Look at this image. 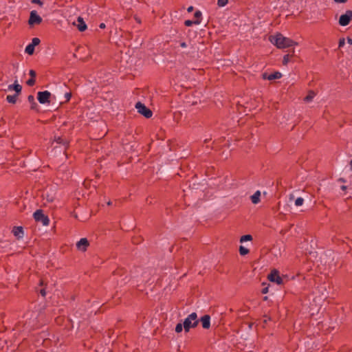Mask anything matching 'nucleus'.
<instances>
[{
	"label": "nucleus",
	"mask_w": 352,
	"mask_h": 352,
	"mask_svg": "<svg viewBox=\"0 0 352 352\" xmlns=\"http://www.w3.org/2000/svg\"><path fill=\"white\" fill-rule=\"evenodd\" d=\"M199 322V320L197 317V314L195 312H192L186 318L183 322L184 329L186 333L189 332L191 328H195L197 327Z\"/></svg>",
	"instance_id": "f257e3e1"
},
{
	"label": "nucleus",
	"mask_w": 352,
	"mask_h": 352,
	"mask_svg": "<svg viewBox=\"0 0 352 352\" xmlns=\"http://www.w3.org/2000/svg\"><path fill=\"white\" fill-rule=\"evenodd\" d=\"M33 217L36 222H40L43 226H47L50 224V219L44 214L42 209H38L33 213Z\"/></svg>",
	"instance_id": "f03ea898"
},
{
	"label": "nucleus",
	"mask_w": 352,
	"mask_h": 352,
	"mask_svg": "<svg viewBox=\"0 0 352 352\" xmlns=\"http://www.w3.org/2000/svg\"><path fill=\"white\" fill-rule=\"evenodd\" d=\"M135 108L137 109L138 112L146 118H150L153 116L152 111L141 102H138L135 104Z\"/></svg>",
	"instance_id": "7ed1b4c3"
},
{
	"label": "nucleus",
	"mask_w": 352,
	"mask_h": 352,
	"mask_svg": "<svg viewBox=\"0 0 352 352\" xmlns=\"http://www.w3.org/2000/svg\"><path fill=\"white\" fill-rule=\"evenodd\" d=\"M43 21L41 16L37 13L36 10H32L30 13L28 25L33 27L35 25H40Z\"/></svg>",
	"instance_id": "20e7f679"
},
{
	"label": "nucleus",
	"mask_w": 352,
	"mask_h": 352,
	"mask_svg": "<svg viewBox=\"0 0 352 352\" xmlns=\"http://www.w3.org/2000/svg\"><path fill=\"white\" fill-rule=\"evenodd\" d=\"M267 279L272 283H275L278 285L283 284V280L280 276L278 270L274 269L267 276Z\"/></svg>",
	"instance_id": "39448f33"
},
{
	"label": "nucleus",
	"mask_w": 352,
	"mask_h": 352,
	"mask_svg": "<svg viewBox=\"0 0 352 352\" xmlns=\"http://www.w3.org/2000/svg\"><path fill=\"white\" fill-rule=\"evenodd\" d=\"M52 94L48 91H38L37 93V100L40 104H50Z\"/></svg>",
	"instance_id": "423d86ee"
},
{
	"label": "nucleus",
	"mask_w": 352,
	"mask_h": 352,
	"mask_svg": "<svg viewBox=\"0 0 352 352\" xmlns=\"http://www.w3.org/2000/svg\"><path fill=\"white\" fill-rule=\"evenodd\" d=\"M352 20V10H348L346 12L342 14L338 21V23L341 26L348 25Z\"/></svg>",
	"instance_id": "0eeeda50"
},
{
	"label": "nucleus",
	"mask_w": 352,
	"mask_h": 352,
	"mask_svg": "<svg viewBox=\"0 0 352 352\" xmlns=\"http://www.w3.org/2000/svg\"><path fill=\"white\" fill-rule=\"evenodd\" d=\"M54 142H56L58 144L63 145L65 148V153L69 147V141L65 137L54 135Z\"/></svg>",
	"instance_id": "6e6552de"
},
{
	"label": "nucleus",
	"mask_w": 352,
	"mask_h": 352,
	"mask_svg": "<svg viewBox=\"0 0 352 352\" xmlns=\"http://www.w3.org/2000/svg\"><path fill=\"white\" fill-rule=\"evenodd\" d=\"M89 246V242L87 238H82L76 243V248L78 250L85 252Z\"/></svg>",
	"instance_id": "1a4fd4ad"
},
{
	"label": "nucleus",
	"mask_w": 352,
	"mask_h": 352,
	"mask_svg": "<svg viewBox=\"0 0 352 352\" xmlns=\"http://www.w3.org/2000/svg\"><path fill=\"white\" fill-rule=\"evenodd\" d=\"M282 74L280 72H274L268 74L267 72H264L262 74V78L264 80H274L276 79H279L282 77Z\"/></svg>",
	"instance_id": "9d476101"
},
{
	"label": "nucleus",
	"mask_w": 352,
	"mask_h": 352,
	"mask_svg": "<svg viewBox=\"0 0 352 352\" xmlns=\"http://www.w3.org/2000/svg\"><path fill=\"white\" fill-rule=\"evenodd\" d=\"M271 37L270 41L280 49L281 45H283L282 38H284V36L280 33H277L276 35L272 36Z\"/></svg>",
	"instance_id": "9b49d317"
},
{
	"label": "nucleus",
	"mask_w": 352,
	"mask_h": 352,
	"mask_svg": "<svg viewBox=\"0 0 352 352\" xmlns=\"http://www.w3.org/2000/svg\"><path fill=\"white\" fill-rule=\"evenodd\" d=\"M199 322L201 323V326L204 329H209L210 327V316L208 314H206L201 317Z\"/></svg>",
	"instance_id": "f8f14e48"
},
{
	"label": "nucleus",
	"mask_w": 352,
	"mask_h": 352,
	"mask_svg": "<svg viewBox=\"0 0 352 352\" xmlns=\"http://www.w3.org/2000/svg\"><path fill=\"white\" fill-rule=\"evenodd\" d=\"M282 41H283V45H281L280 49L290 47H292L294 45H298L297 42H296L294 40H292V39H291L289 38H287V37H285L284 36V38H282Z\"/></svg>",
	"instance_id": "ddd939ff"
},
{
	"label": "nucleus",
	"mask_w": 352,
	"mask_h": 352,
	"mask_svg": "<svg viewBox=\"0 0 352 352\" xmlns=\"http://www.w3.org/2000/svg\"><path fill=\"white\" fill-rule=\"evenodd\" d=\"M12 232L17 239H20L23 237L24 230L22 226H14Z\"/></svg>",
	"instance_id": "4468645a"
},
{
	"label": "nucleus",
	"mask_w": 352,
	"mask_h": 352,
	"mask_svg": "<svg viewBox=\"0 0 352 352\" xmlns=\"http://www.w3.org/2000/svg\"><path fill=\"white\" fill-rule=\"evenodd\" d=\"M8 89L9 91H14L16 94H21L22 91V86L17 82V80H15L13 84L8 85Z\"/></svg>",
	"instance_id": "2eb2a0df"
},
{
	"label": "nucleus",
	"mask_w": 352,
	"mask_h": 352,
	"mask_svg": "<svg viewBox=\"0 0 352 352\" xmlns=\"http://www.w3.org/2000/svg\"><path fill=\"white\" fill-rule=\"evenodd\" d=\"M28 101L30 104V109L34 110L36 112H39V108L37 103L35 101L34 97L33 95H29L28 96Z\"/></svg>",
	"instance_id": "dca6fc26"
},
{
	"label": "nucleus",
	"mask_w": 352,
	"mask_h": 352,
	"mask_svg": "<svg viewBox=\"0 0 352 352\" xmlns=\"http://www.w3.org/2000/svg\"><path fill=\"white\" fill-rule=\"evenodd\" d=\"M77 23H77L76 26H77V29L78 30L79 32H82L87 30V24L81 16L78 17Z\"/></svg>",
	"instance_id": "f3484780"
},
{
	"label": "nucleus",
	"mask_w": 352,
	"mask_h": 352,
	"mask_svg": "<svg viewBox=\"0 0 352 352\" xmlns=\"http://www.w3.org/2000/svg\"><path fill=\"white\" fill-rule=\"evenodd\" d=\"M250 199L252 204H257L261 201V192L256 190L251 197Z\"/></svg>",
	"instance_id": "a211bd4d"
},
{
	"label": "nucleus",
	"mask_w": 352,
	"mask_h": 352,
	"mask_svg": "<svg viewBox=\"0 0 352 352\" xmlns=\"http://www.w3.org/2000/svg\"><path fill=\"white\" fill-rule=\"evenodd\" d=\"M19 95L20 94H16V93H14L13 95H8L6 96V101L10 104H15Z\"/></svg>",
	"instance_id": "6ab92c4d"
},
{
	"label": "nucleus",
	"mask_w": 352,
	"mask_h": 352,
	"mask_svg": "<svg viewBox=\"0 0 352 352\" xmlns=\"http://www.w3.org/2000/svg\"><path fill=\"white\" fill-rule=\"evenodd\" d=\"M315 96L316 93L313 90H309L308 94L304 98V101L305 102H309L313 100Z\"/></svg>",
	"instance_id": "aec40b11"
},
{
	"label": "nucleus",
	"mask_w": 352,
	"mask_h": 352,
	"mask_svg": "<svg viewBox=\"0 0 352 352\" xmlns=\"http://www.w3.org/2000/svg\"><path fill=\"white\" fill-rule=\"evenodd\" d=\"M35 47L33 44L29 43L25 49V52L28 55H32L34 53Z\"/></svg>",
	"instance_id": "412c9836"
},
{
	"label": "nucleus",
	"mask_w": 352,
	"mask_h": 352,
	"mask_svg": "<svg viewBox=\"0 0 352 352\" xmlns=\"http://www.w3.org/2000/svg\"><path fill=\"white\" fill-rule=\"evenodd\" d=\"M292 54L288 53V54H287L284 55V56H283V65H287V63H289V58H290L291 56H293V54H294V49L292 50Z\"/></svg>",
	"instance_id": "4be33fe9"
},
{
	"label": "nucleus",
	"mask_w": 352,
	"mask_h": 352,
	"mask_svg": "<svg viewBox=\"0 0 352 352\" xmlns=\"http://www.w3.org/2000/svg\"><path fill=\"white\" fill-rule=\"evenodd\" d=\"M239 252L241 256H245L248 254H249L250 250L247 248L243 245H240L239 248Z\"/></svg>",
	"instance_id": "5701e85b"
},
{
	"label": "nucleus",
	"mask_w": 352,
	"mask_h": 352,
	"mask_svg": "<svg viewBox=\"0 0 352 352\" xmlns=\"http://www.w3.org/2000/svg\"><path fill=\"white\" fill-rule=\"evenodd\" d=\"M252 236L251 234H245L241 236L240 238V242L243 243L252 240Z\"/></svg>",
	"instance_id": "b1692460"
},
{
	"label": "nucleus",
	"mask_w": 352,
	"mask_h": 352,
	"mask_svg": "<svg viewBox=\"0 0 352 352\" xmlns=\"http://www.w3.org/2000/svg\"><path fill=\"white\" fill-rule=\"evenodd\" d=\"M194 17L195 20H198L199 24L201 23V19H202V13L200 10H196L194 13Z\"/></svg>",
	"instance_id": "393cba45"
},
{
	"label": "nucleus",
	"mask_w": 352,
	"mask_h": 352,
	"mask_svg": "<svg viewBox=\"0 0 352 352\" xmlns=\"http://www.w3.org/2000/svg\"><path fill=\"white\" fill-rule=\"evenodd\" d=\"M184 25L186 27H190L192 25H199V21H198V20L192 21V20L188 19L184 21Z\"/></svg>",
	"instance_id": "a878e982"
},
{
	"label": "nucleus",
	"mask_w": 352,
	"mask_h": 352,
	"mask_svg": "<svg viewBox=\"0 0 352 352\" xmlns=\"http://www.w3.org/2000/svg\"><path fill=\"white\" fill-rule=\"evenodd\" d=\"M262 286H263V288L261 289V293L263 294H267L269 291L270 284H267L266 283H263Z\"/></svg>",
	"instance_id": "bb28decb"
},
{
	"label": "nucleus",
	"mask_w": 352,
	"mask_h": 352,
	"mask_svg": "<svg viewBox=\"0 0 352 352\" xmlns=\"http://www.w3.org/2000/svg\"><path fill=\"white\" fill-rule=\"evenodd\" d=\"M183 329H184L183 323L179 322L176 324L175 330L176 333H179L182 331Z\"/></svg>",
	"instance_id": "cd10ccee"
},
{
	"label": "nucleus",
	"mask_w": 352,
	"mask_h": 352,
	"mask_svg": "<svg viewBox=\"0 0 352 352\" xmlns=\"http://www.w3.org/2000/svg\"><path fill=\"white\" fill-rule=\"evenodd\" d=\"M72 96V94L71 91L66 92L65 94V100L64 102H61L60 104L68 102L70 100Z\"/></svg>",
	"instance_id": "c85d7f7f"
},
{
	"label": "nucleus",
	"mask_w": 352,
	"mask_h": 352,
	"mask_svg": "<svg viewBox=\"0 0 352 352\" xmlns=\"http://www.w3.org/2000/svg\"><path fill=\"white\" fill-rule=\"evenodd\" d=\"M304 203V199L302 197H298L295 200V205L296 206H301Z\"/></svg>",
	"instance_id": "c756f323"
},
{
	"label": "nucleus",
	"mask_w": 352,
	"mask_h": 352,
	"mask_svg": "<svg viewBox=\"0 0 352 352\" xmlns=\"http://www.w3.org/2000/svg\"><path fill=\"white\" fill-rule=\"evenodd\" d=\"M36 83V78H30L27 81L26 84L29 87H32Z\"/></svg>",
	"instance_id": "7c9ffc66"
},
{
	"label": "nucleus",
	"mask_w": 352,
	"mask_h": 352,
	"mask_svg": "<svg viewBox=\"0 0 352 352\" xmlns=\"http://www.w3.org/2000/svg\"><path fill=\"white\" fill-rule=\"evenodd\" d=\"M175 43L178 44V46L182 48L187 47L188 45L186 42L182 41H175Z\"/></svg>",
	"instance_id": "2f4dec72"
},
{
	"label": "nucleus",
	"mask_w": 352,
	"mask_h": 352,
	"mask_svg": "<svg viewBox=\"0 0 352 352\" xmlns=\"http://www.w3.org/2000/svg\"><path fill=\"white\" fill-rule=\"evenodd\" d=\"M228 3V0H217V6L219 7H224Z\"/></svg>",
	"instance_id": "473e14b6"
},
{
	"label": "nucleus",
	"mask_w": 352,
	"mask_h": 352,
	"mask_svg": "<svg viewBox=\"0 0 352 352\" xmlns=\"http://www.w3.org/2000/svg\"><path fill=\"white\" fill-rule=\"evenodd\" d=\"M41 43V40L37 38V37H34L32 39V42L30 43L31 44H33V45L34 47L38 45Z\"/></svg>",
	"instance_id": "72a5a7b5"
},
{
	"label": "nucleus",
	"mask_w": 352,
	"mask_h": 352,
	"mask_svg": "<svg viewBox=\"0 0 352 352\" xmlns=\"http://www.w3.org/2000/svg\"><path fill=\"white\" fill-rule=\"evenodd\" d=\"M345 44V38H340L339 39V42H338V47L339 48H341Z\"/></svg>",
	"instance_id": "f704fd0d"
},
{
	"label": "nucleus",
	"mask_w": 352,
	"mask_h": 352,
	"mask_svg": "<svg viewBox=\"0 0 352 352\" xmlns=\"http://www.w3.org/2000/svg\"><path fill=\"white\" fill-rule=\"evenodd\" d=\"M29 75L30 78H36V72L34 69H30L29 71Z\"/></svg>",
	"instance_id": "c9c22d12"
},
{
	"label": "nucleus",
	"mask_w": 352,
	"mask_h": 352,
	"mask_svg": "<svg viewBox=\"0 0 352 352\" xmlns=\"http://www.w3.org/2000/svg\"><path fill=\"white\" fill-rule=\"evenodd\" d=\"M31 2L34 4H38L40 6L43 5V1L41 0H32Z\"/></svg>",
	"instance_id": "e433bc0d"
},
{
	"label": "nucleus",
	"mask_w": 352,
	"mask_h": 352,
	"mask_svg": "<svg viewBox=\"0 0 352 352\" xmlns=\"http://www.w3.org/2000/svg\"><path fill=\"white\" fill-rule=\"evenodd\" d=\"M46 198H47V201H49V202H52L54 199V197L50 196L48 194H47Z\"/></svg>",
	"instance_id": "4c0bfd02"
},
{
	"label": "nucleus",
	"mask_w": 352,
	"mask_h": 352,
	"mask_svg": "<svg viewBox=\"0 0 352 352\" xmlns=\"http://www.w3.org/2000/svg\"><path fill=\"white\" fill-rule=\"evenodd\" d=\"M40 294L43 297H45L46 296V291L45 288H43L40 290Z\"/></svg>",
	"instance_id": "58836bf2"
},
{
	"label": "nucleus",
	"mask_w": 352,
	"mask_h": 352,
	"mask_svg": "<svg viewBox=\"0 0 352 352\" xmlns=\"http://www.w3.org/2000/svg\"><path fill=\"white\" fill-rule=\"evenodd\" d=\"M336 3H346L348 0H333Z\"/></svg>",
	"instance_id": "ea45409f"
},
{
	"label": "nucleus",
	"mask_w": 352,
	"mask_h": 352,
	"mask_svg": "<svg viewBox=\"0 0 352 352\" xmlns=\"http://www.w3.org/2000/svg\"><path fill=\"white\" fill-rule=\"evenodd\" d=\"M193 10H194V7L192 6H190L187 8L188 12H192Z\"/></svg>",
	"instance_id": "a19ab883"
},
{
	"label": "nucleus",
	"mask_w": 352,
	"mask_h": 352,
	"mask_svg": "<svg viewBox=\"0 0 352 352\" xmlns=\"http://www.w3.org/2000/svg\"><path fill=\"white\" fill-rule=\"evenodd\" d=\"M347 40V43L349 44V45H352V38L349 36L347 37L346 38Z\"/></svg>",
	"instance_id": "79ce46f5"
},
{
	"label": "nucleus",
	"mask_w": 352,
	"mask_h": 352,
	"mask_svg": "<svg viewBox=\"0 0 352 352\" xmlns=\"http://www.w3.org/2000/svg\"><path fill=\"white\" fill-rule=\"evenodd\" d=\"M106 27V25L104 23H101L100 25H99V28L100 29H104Z\"/></svg>",
	"instance_id": "37998d69"
},
{
	"label": "nucleus",
	"mask_w": 352,
	"mask_h": 352,
	"mask_svg": "<svg viewBox=\"0 0 352 352\" xmlns=\"http://www.w3.org/2000/svg\"><path fill=\"white\" fill-rule=\"evenodd\" d=\"M340 188L342 190H346L347 189V186H344V185H342L341 186Z\"/></svg>",
	"instance_id": "c03bdc74"
},
{
	"label": "nucleus",
	"mask_w": 352,
	"mask_h": 352,
	"mask_svg": "<svg viewBox=\"0 0 352 352\" xmlns=\"http://www.w3.org/2000/svg\"><path fill=\"white\" fill-rule=\"evenodd\" d=\"M43 285V279H40L39 280V285L42 286Z\"/></svg>",
	"instance_id": "a18cd8bd"
},
{
	"label": "nucleus",
	"mask_w": 352,
	"mask_h": 352,
	"mask_svg": "<svg viewBox=\"0 0 352 352\" xmlns=\"http://www.w3.org/2000/svg\"><path fill=\"white\" fill-rule=\"evenodd\" d=\"M338 180L342 182H345V179L344 178H340Z\"/></svg>",
	"instance_id": "49530a36"
},
{
	"label": "nucleus",
	"mask_w": 352,
	"mask_h": 352,
	"mask_svg": "<svg viewBox=\"0 0 352 352\" xmlns=\"http://www.w3.org/2000/svg\"><path fill=\"white\" fill-rule=\"evenodd\" d=\"M267 299H268L267 296H264L263 298V301H266V300H267Z\"/></svg>",
	"instance_id": "de8ad7c7"
},
{
	"label": "nucleus",
	"mask_w": 352,
	"mask_h": 352,
	"mask_svg": "<svg viewBox=\"0 0 352 352\" xmlns=\"http://www.w3.org/2000/svg\"><path fill=\"white\" fill-rule=\"evenodd\" d=\"M351 170H352V160L349 162Z\"/></svg>",
	"instance_id": "09e8293b"
},
{
	"label": "nucleus",
	"mask_w": 352,
	"mask_h": 352,
	"mask_svg": "<svg viewBox=\"0 0 352 352\" xmlns=\"http://www.w3.org/2000/svg\"><path fill=\"white\" fill-rule=\"evenodd\" d=\"M135 21H138V23H140V21L138 19H135Z\"/></svg>",
	"instance_id": "8fccbe9b"
},
{
	"label": "nucleus",
	"mask_w": 352,
	"mask_h": 352,
	"mask_svg": "<svg viewBox=\"0 0 352 352\" xmlns=\"http://www.w3.org/2000/svg\"><path fill=\"white\" fill-rule=\"evenodd\" d=\"M135 21H138V23H140V21L138 19H135Z\"/></svg>",
	"instance_id": "3c124183"
},
{
	"label": "nucleus",
	"mask_w": 352,
	"mask_h": 352,
	"mask_svg": "<svg viewBox=\"0 0 352 352\" xmlns=\"http://www.w3.org/2000/svg\"><path fill=\"white\" fill-rule=\"evenodd\" d=\"M135 21H138V23H140V21L138 19H135Z\"/></svg>",
	"instance_id": "603ef678"
},
{
	"label": "nucleus",
	"mask_w": 352,
	"mask_h": 352,
	"mask_svg": "<svg viewBox=\"0 0 352 352\" xmlns=\"http://www.w3.org/2000/svg\"><path fill=\"white\" fill-rule=\"evenodd\" d=\"M135 21H138V23H140V21L138 19H135Z\"/></svg>",
	"instance_id": "864d4df0"
},
{
	"label": "nucleus",
	"mask_w": 352,
	"mask_h": 352,
	"mask_svg": "<svg viewBox=\"0 0 352 352\" xmlns=\"http://www.w3.org/2000/svg\"><path fill=\"white\" fill-rule=\"evenodd\" d=\"M111 201H109V202L107 203V205H109H109H111Z\"/></svg>",
	"instance_id": "5fc2aeb1"
}]
</instances>
